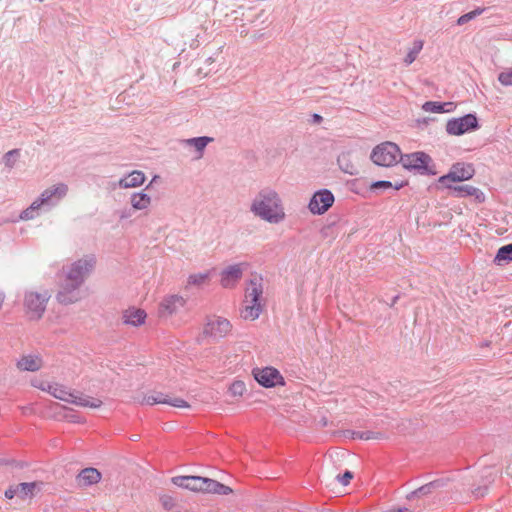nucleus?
I'll return each instance as SVG.
<instances>
[{
    "label": "nucleus",
    "instance_id": "1a4fd4ad",
    "mask_svg": "<svg viewBox=\"0 0 512 512\" xmlns=\"http://www.w3.org/2000/svg\"><path fill=\"white\" fill-rule=\"evenodd\" d=\"M96 264V259L93 255L86 256L73 262L67 269L65 277L80 286L84 283L87 276L92 272Z\"/></svg>",
    "mask_w": 512,
    "mask_h": 512
},
{
    "label": "nucleus",
    "instance_id": "a878e982",
    "mask_svg": "<svg viewBox=\"0 0 512 512\" xmlns=\"http://www.w3.org/2000/svg\"><path fill=\"white\" fill-rule=\"evenodd\" d=\"M42 390L47 391L50 393L53 397L68 402L71 400V397H73V393L68 391L65 386L60 384H48L47 387H41Z\"/></svg>",
    "mask_w": 512,
    "mask_h": 512
},
{
    "label": "nucleus",
    "instance_id": "f03ea898",
    "mask_svg": "<svg viewBox=\"0 0 512 512\" xmlns=\"http://www.w3.org/2000/svg\"><path fill=\"white\" fill-rule=\"evenodd\" d=\"M172 483L178 487L185 488L194 492L214 493L218 495H228L232 489L214 479L201 476H175Z\"/></svg>",
    "mask_w": 512,
    "mask_h": 512
},
{
    "label": "nucleus",
    "instance_id": "0eeeda50",
    "mask_svg": "<svg viewBox=\"0 0 512 512\" xmlns=\"http://www.w3.org/2000/svg\"><path fill=\"white\" fill-rule=\"evenodd\" d=\"M401 150L393 142H383L377 145L371 153V160L378 166L391 167L400 161Z\"/></svg>",
    "mask_w": 512,
    "mask_h": 512
},
{
    "label": "nucleus",
    "instance_id": "49530a36",
    "mask_svg": "<svg viewBox=\"0 0 512 512\" xmlns=\"http://www.w3.org/2000/svg\"><path fill=\"white\" fill-rule=\"evenodd\" d=\"M323 120L322 116L319 115V114H313L312 115V122L315 123V124H319L321 123Z\"/></svg>",
    "mask_w": 512,
    "mask_h": 512
},
{
    "label": "nucleus",
    "instance_id": "79ce46f5",
    "mask_svg": "<svg viewBox=\"0 0 512 512\" xmlns=\"http://www.w3.org/2000/svg\"><path fill=\"white\" fill-rule=\"evenodd\" d=\"M16 495H18L17 485H12L5 491V497L7 499H12Z\"/></svg>",
    "mask_w": 512,
    "mask_h": 512
},
{
    "label": "nucleus",
    "instance_id": "7c9ffc66",
    "mask_svg": "<svg viewBox=\"0 0 512 512\" xmlns=\"http://www.w3.org/2000/svg\"><path fill=\"white\" fill-rule=\"evenodd\" d=\"M37 486L36 482H23L17 485L18 488V496L21 499H25L26 497H31L34 495V490Z\"/></svg>",
    "mask_w": 512,
    "mask_h": 512
},
{
    "label": "nucleus",
    "instance_id": "a211bd4d",
    "mask_svg": "<svg viewBox=\"0 0 512 512\" xmlns=\"http://www.w3.org/2000/svg\"><path fill=\"white\" fill-rule=\"evenodd\" d=\"M241 263L233 264L221 272L220 283L224 288H232L242 278L243 268Z\"/></svg>",
    "mask_w": 512,
    "mask_h": 512
},
{
    "label": "nucleus",
    "instance_id": "bb28decb",
    "mask_svg": "<svg viewBox=\"0 0 512 512\" xmlns=\"http://www.w3.org/2000/svg\"><path fill=\"white\" fill-rule=\"evenodd\" d=\"M69 403L81 406V407H89V408H99L102 405V401L89 397V396H83V395H76L73 393V397H71V400H69Z\"/></svg>",
    "mask_w": 512,
    "mask_h": 512
},
{
    "label": "nucleus",
    "instance_id": "5701e85b",
    "mask_svg": "<svg viewBox=\"0 0 512 512\" xmlns=\"http://www.w3.org/2000/svg\"><path fill=\"white\" fill-rule=\"evenodd\" d=\"M42 367V359L37 355L22 356L17 362V368L21 371L35 372Z\"/></svg>",
    "mask_w": 512,
    "mask_h": 512
},
{
    "label": "nucleus",
    "instance_id": "f257e3e1",
    "mask_svg": "<svg viewBox=\"0 0 512 512\" xmlns=\"http://www.w3.org/2000/svg\"><path fill=\"white\" fill-rule=\"evenodd\" d=\"M250 211L256 217L273 224L282 222L286 217L280 195L270 187L262 188L256 194L251 202Z\"/></svg>",
    "mask_w": 512,
    "mask_h": 512
},
{
    "label": "nucleus",
    "instance_id": "864d4df0",
    "mask_svg": "<svg viewBox=\"0 0 512 512\" xmlns=\"http://www.w3.org/2000/svg\"><path fill=\"white\" fill-rule=\"evenodd\" d=\"M4 301V297L0 294V308L2 307Z\"/></svg>",
    "mask_w": 512,
    "mask_h": 512
},
{
    "label": "nucleus",
    "instance_id": "2eb2a0df",
    "mask_svg": "<svg viewBox=\"0 0 512 512\" xmlns=\"http://www.w3.org/2000/svg\"><path fill=\"white\" fill-rule=\"evenodd\" d=\"M231 329L232 325L229 320L223 317H214L207 322L204 334L214 340H219L226 337L231 332Z\"/></svg>",
    "mask_w": 512,
    "mask_h": 512
},
{
    "label": "nucleus",
    "instance_id": "423d86ee",
    "mask_svg": "<svg viewBox=\"0 0 512 512\" xmlns=\"http://www.w3.org/2000/svg\"><path fill=\"white\" fill-rule=\"evenodd\" d=\"M400 162L403 167L408 170H413L421 175H435L436 170L432 164V158L425 152H414L401 156Z\"/></svg>",
    "mask_w": 512,
    "mask_h": 512
},
{
    "label": "nucleus",
    "instance_id": "58836bf2",
    "mask_svg": "<svg viewBox=\"0 0 512 512\" xmlns=\"http://www.w3.org/2000/svg\"><path fill=\"white\" fill-rule=\"evenodd\" d=\"M19 149H13L5 153L4 162L7 167L12 168L14 166L15 157L19 156Z\"/></svg>",
    "mask_w": 512,
    "mask_h": 512
},
{
    "label": "nucleus",
    "instance_id": "3c124183",
    "mask_svg": "<svg viewBox=\"0 0 512 512\" xmlns=\"http://www.w3.org/2000/svg\"><path fill=\"white\" fill-rule=\"evenodd\" d=\"M393 512H412V511L408 508H399L397 510H394Z\"/></svg>",
    "mask_w": 512,
    "mask_h": 512
},
{
    "label": "nucleus",
    "instance_id": "c85d7f7f",
    "mask_svg": "<svg viewBox=\"0 0 512 512\" xmlns=\"http://www.w3.org/2000/svg\"><path fill=\"white\" fill-rule=\"evenodd\" d=\"M451 102H436V101H427L423 104L422 109L426 112L431 113H444L452 111V108L446 109V106H452Z\"/></svg>",
    "mask_w": 512,
    "mask_h": 512
},
{
    "label": "nucleus",
    "instance_id": "9b49d317",
    "mask_svg": "<svg viewBox=\"0 0 512 512\" xmlns=\"http://www.w3.org/2000/svg\"><path fill=\"white\" fill-rule=\"evenodd\" d=\"M475 174L472 164L455 163L450 168V171L441 177L438 182L445 188L452 185V182H462L471 179Z\"/></svg>",
    "mask_w": 512,
    "mask_h": 512
},
{
    "label": "nucleus",
    "instance_id": "aec40b11",
    "mask_svg": "<svg viewBox=\"0 0 512 512\" xmlns=\"http://www.w3.org/2000/svg\"><path fill=\"white\" fill-rule=\"evenodd\" d=\"M101 480V473L96 468H84L77 475V482L80 487H88L97 484Z\"/></svg>",
    "mask_w": 512,
    "mask_h": 512
},
{
    "label": "nucleus",
    "instance_id": "cd10ccee",
    "mask_svg": "<svg viewBox=\"0 0 512 512\" xmlns=\"http://www.w3.org/2000/svg\"><path fill=\"white\" fill-rule=\"evenodd\" d=\"M130 203L133 209L144 210L150 206L151 197L144 192L133 193L131 195Z\"/></svg>",
    "mask_w": 512,
    "mask_h": 512
},
{
    "label": "nucleus",
    "instance_id": "9d476101",
    "mask_svg": "<svg viewBox=\"0 0 512 512\" xmlns=\"http://www.w3.org/2000/svg\"><path fill=\"white\" fill-rule=\"evenodd\" d=\"M478 119L475 114H466L459 118H452L446 123V132L449 135L460 136L467 132L479 129Z\"/></svg>",
    "mask_w": 512,
    "mask_h": 512
},
{
    "label": "nucleus",
    "instance_id": "8fccbe9b",
    "mask_svg": "<svg viewBox=\"0 0 512 512\" xmlns=\"http://www.w3.org/2000/svg\"><path fill=\"white\" fill-rule=\"evenodd\" d=\"M490 344H491V342L486 340V341L481 342L479 346L481 348H484V347H489Z\"/></svg>",
    "mask_w": 512,
    "mask_h": 512
},
{
    "label": "nucleus",
    "instance_id": "ddd939ff",
    "mask_svg": "<svg viewBox=\"0 0 512 512\" xmlns=\"http://www.w3.org/2000/svg\"><path fill=\"white\" fill-rule=\"evenodd\" d=\"M334 195L328 189H321L314 193L308 208L315 215H322L333 205Z\"/></svg>",
    "mask_w": 512,
    "mask_h": 512
},
{
    "label": "nucleus",
    "instance_id": "f704fd0d",
    "mask_svg": "<svg viewBox=\"0 0 512 512\" xmlns=\"http://www.w3.org/2000/svg\"><path fill=\"white\" fill-rule=\"evenodd\" d=\"M485 11V8H476L466 14H463L460 16L457 20L458 25H464L468 23L470 20L474 19L475 17L481 15Z\"/></svg>",
    "mask_w": 512,
    "mask_h": 512
},
{
    "label": "nucleus",
    "instance_id": "de8ad7c7",
    "mask_svg": "<svg viewBox=\"0 0 512 512\" xmlns=\"http://www.w3.org/2000/svg\"><path fill=\"white\" fill-rule=\"evenodd\" d=\"M131 214H130V211H123L122 214L120 215V218L121 219H124V218H127V217H130Z\"/></svg>",
    "mask_w": 512,
    "mask_h": 512
},
{
    "label": "nucleus",
    "instance_id": "20e7f679",
    "mask_svg": "<svg viewBox=\"0 0 512 512\" xmlns=\"http://www.w3.org/2000/svg\"><path fill=\"white\" fill-rule=\"evenodd\" d=\"M68 193V186L65 183H58L45 189L31 205L20 213L21 220H31L38 215L41 206H55Z\"/></svg>",
    "mask_w": 512,
    "mask_h": 512
},
{
    "label": "nucleus",
    "instance_id": "c9c22d12",
    "mask_svg": "<svg viewBox=\"0 0 512 512\" xmlns=\"http://www.w3.org/2000/svg\"><path fill=\"white\" fill-rule=\"evenodd\" d=\"M209 278V273L192 274L188 277L187 285H202Z\"/></svg>",
    "mask_w": 512,
    "mask_h": 512
},
{
    "label": "nucleus",
    "instance_id": "603ef678",
    "mask_svg": "<svg viewBox=\"0 0 512 512\" xmlns=\"http://www.w3.org/2000/svg\"><path fill=\"white\" fill-rule=\"evenodd\" d=\"M398 299H399V295L394 296L393 299H392V302L390 303V306L391 307L394 306L395 303L398 301Z\"/></svg>",
    "mask_w": 512,
    "mask_h": 512
},
{
    "label": "nucleus",
    "instance_id": "393cba45",
    "mask_svg": "<svg viewBox=\"0 0 512 512\" xmlns=\"http://www.w3.org/2000/svg\"><path fill=\"white\" fill-rule=\"evenodd\" d=\"M444 486V481L441 479L431 481L416 490L412 491L410 494L407 495L408 500H412L416 497L426 496L431 494L434 490L441 488Z\"/></svg>",
    "mask_w": 512,
    "mask_h": 512
},
{
    "label": "nucleus",
    "instance_id": "72a5a7b5",
    "mask_svg": "<svg viewBox=\"0 0 512 512\" xmlns=\"http://www.w3.org/2000/svg\"><path fill=\"white\" fill-rule=\"evenodd\" d=\"M423 48V42L422 41H415L414 46L410 51L407 53L406 57L404 58V63L408 66L412 64L415 59L417 58V55L420 53V51Z\"/></svg>",
    "mask_w": 512,
    "mask_h": 512
},
{
    "label": "nucleus",
    "instance_id": "a18cd8bd",
    "mask_svg": "<svg viewBox=\"0 0 512 512\" xmlns=\"http://www.w3.org/2000/svg\"><path fill=\"white\" fill-rule=\"evenodd\" d=\"M352 439H361L363 440V432L362 431H351Z\"/></svg>",
    "mask_w": 512,
    "mask_h": 512
},
{
    "label": "nucleus",
    "instance_id": "09e8293b",
    "mask_svg": "<svg viewBox=\"0 0 512 512\" xmlns=\"http://www.w3.org/2000/svg\"><path fill=\"white\" fill-rule=\"evenodd\" d=\"M262 36H263V34H260V33L256 32V33H254V34L252 35V38L254 39V41H257V40H259Z\"/></svg>",
    "mask_w": 512,
    "mask_h": 512
},
{
    "label": "nucleus",
    "instance_id": "4be33fe9",
    "mask_svg": "<svg viewBox=\"0 0 512 512\" xmlns=\"http://www.w3.org/2000/svg\"><path fill=\"white\" fill-rule=\"evenodd\" d=\"M337 163L341 171L351 176L358 174V167L352 159V154L349 151L342 152L338 158Z\"/></svg>",
    "mask_w": 512,
    "mask_h": 512
},
{
    "label": "nucleus",
    "instance_id": "2f4dec72",
    "mask_svg": "<svg viewBox=\"0 0 512 512\" xmlns=\"http://www.w3.org/2000/svg\"><path fill=\"white\" fill-rule=\"evenodd\" d=\"M495 262L512 261V243L500 247L494 259Z\"/></svg>",
    "mask_w": 512,
    "mask_h": 512
},
{
    "label": "nucleus",
    "instance_id": "f8f14e48",
    "mask_svg": "<svg viewBox=\"0 0 512 512\" xmlns=\"http://www.w3.org/2000/svg\"><path fill=\"white\" fill-rule=\"evenodd\" d=\"M252 374L254 379L265 388L285 384L283 376L274 367L254 368Z\"/></svg>",
    "mask_w": 512,
    "mask_h": 512
},
{
    "label": "nucleus",
    "instance_id": "b1692460",
    "mask_svg": "<svg viewBox=\"0 0 512 512\" xmlns=\"http://www.w3.org/2000/svg\"><path fill=\"white\" fill-rule=\"evenodd\" d=\"M145 174L140 170H134L119 180V187L134 188L142 185L145 181Z\"/></svg>",
    "mask_w": 512,
    "mask_h": 512
},
{
    "label": "nucleus",
    "instance_id": "4c0bfd02",
    "mask_svg": "<svg viewBox=\"0 0 512 512\" xmlns=\"http://www.w3.org/2000/svg\"><path fill=\"white\" fill-rule=\"evenodd\" d=\"M245 390L246 386L242 381H234L229 387V392L233 396H242Z\"/></svg>",
    "mask_w": 512,
    "mask_h": 512
},
{
    "label": "nucleus",
    "instance_id": "e433bc0d",
    "mask_svg": "<svg viewBox=\"0 0 512 512\" xmlns=\"http://www.w3.org/2000/svg\"><path fill=\"white\" fill-rule=\"evenodd\" d=\"M498 81L503 86H512V68L505 69L498 74Z\"/></svg>",
    "mask_w": 512,
    "mask_h": 512
},
{
    "label": "nucleus",
    "instance_id": "6e6552de",
    "mask_svg": "<svg viewBox=\"0 0 512 512\" xmlns=\"http://www.w3.org/2000/svg\"><path fill=\"white\" fill-rule=\"evenodd\" d=\"M50 297L51 295L48 290H43L42 292L27 291L24 296V307L28 317L32 320L42 318Z\"/></svg>",
    "mask_w": 512,
    "mask_h": 512
},
{
    "label": "nucleus",
    "instance_id": "6ab92c4d",
    "mask_svg": "<svg viewBox=\"0 0 512 512\" xmlns=\"http://www.w3.org/2000/svg\"><path fill=\"white\" fill-rule=\"evenodd\" d=\"M186 303V300L179 295H171L163 299L159 306L160 316H169L176 313Z\"/></svg>",
    "mask_w": 512,
    "mask_h": 512
},
{
    "label": "nucleus",
    "instance_id": "dca6fc26",
    "mask_svg": "<svg viewBox=\"0 0 512 512\" xmlns=\"http://www.w3.org/2000/svg\"><path fill=\"white\" fill-rule=\"evenodd\" d=\"M450 190V195L456 198L473 197L475 202L483 203L485 201V194L477 187L471 185H448L446 187Z\"/></svg>",
    "mask_w": 512,
    "mask_h": 512
},
{
    "label": "nucleus",
    "instance_id": "ea45409f",
    "mask_svg": "<svg viewBox=\"0 0 512 512\" xmlns=\"http://www.w3.org/2000/svg\"><path fill=\"white\" fill-rule=\"evenodd\" d=\"M337 480L344 486L348 485L350 480L353 478V473L346 470L343 475H337Z\"/></svg>",
    "mask_w": 512,
    "mask_h": 512
},
{
    "label": "nucleus",
    "instance_id": "39448f33",
    "mask_svg": "<svg viewBox=\"0 0 512 512\" xmlns=\"http://www.w3.org/2000/svg\"><path fill=\"white\" fill-rule=\"evenodd\" d=\"M263 293L261 279L253 278L249 281L245 293V307L241 311V317L245 320H255L262 312L260 298Z\"/></svg>",
    "mask_w": 512,
    "mask_h": 512
},
{
    "label": "nucleus",
    "instance_id": "c03bdc74",
    "mask_svg": "<svg viewBox=\"0 0 512 512\" xmlns=\"http://www.w3.org/2000/svg\"><path fill=\"white\" fill-rule=\"evenodd\" d=\"M486 490H487V488H486V487H484V488H482V487H478L477 489H475V490L473 491V494H474L476 497H483V496L485 495V493H486Z\"/></svg>",
    "mask_w": 512,
    "mask_h": 512
},
{
    "label": "nucleus",
    "instance_id": "a19ab883",
    "mask_svg": "<svg viewBox=\"0 0 512 512\" xmlns=\"http://www.w3.org/2000/svg\"><path fill=\"white\" fill-rule=\"evenodd\" d=\"M362 432H363V440L380 439L382 437V434L379 432H373V431H362Z\"/></svg>",
    "mask_w": 512,
    "mask_h": 512
},
{
    "label": "nucleus",
    "instance_id": "4468645a",
    "mask_svg": "<svg viewBox=\"0 0 512 512\" xmlns=\"http://www.w3.org/2000/svg\"><path fill=\"white\" fill-rule=\"evenodd\" d=\"M81 286L65 277L60 284V289L56 294V300L63 305L76 303L80 300L79 288Z\"/></svg>",
    "mask_w": 512,
    "mask_h": 512
},
{
    "label": "nucleus",
    "instance_id": "7ed1b4c3",
    "mask_svg": "<svg viewBox=\"0 0 512 512\" xmlns=\"http://www.w3.org/2000/svg\"><path fill=\"white\" fill-rule=\"evenodd\" d=\"M68 193V186L65 183H58L45 189L31 205L20 213L21 220H31L38 215L41 206H55Z\"/></svg>",
    "mask_w": 512,
    "mask_h": 512
},
{
    "label": "nucleus",
    "instance_id": "473e14b6",
    "mask_svg": "<svg viewBox=\"0 0 512 512\" xmlns=\"http://www.w3.org/2000/svg\"><path fill=\"white\" fill-rule=\"evenodd\" d=\"M213 140L211 137L201 136L188 139L186 142L188 145L195 147L199 152H202L205 147Z\"/></svg>",
    "mask_w": 512,
    "mask_h": 512
},
{
    "label": "nucleus",
    "instance_id": "37998d69",
    "mask_svg": "<svg viewBox=\"0 0 512 512\" xmlns=\"http://www.w3.org/2000/svg\"><path fill=\"white\" fill-rule=\"evenodd\" d=\"M161 501H162V504L163 506L166 508V509H169L172 507L173 505V502H172V498L171 497H168V496H164L161 498Z\"/></svg>",
    "mask_w": 512,
    "mask_h": 512
},
{
    "label": "nucleus",
    "instance_id": "f3484780",
    "mask_svg": "<svg viewBox=\"0 0 512 512\" xmlns=\"http://www.w3.org/2000/svg\"><path fill=\"white\" fill-rule=\"evenodd\" d=\"M144 404L155 405V404H168L176 408H188L190 405L187 401L178 397H169L164 393H157L156 395H150L143 398Z\"/></svg>",
    "mask_w": 512,
    "mask_h": 512
},
{
    "label": "nucleus",
    "instance_id": "c756f323",
    "mask_svg": "<svg viewBox=\"0 0 512 512\" xmlns=\"http://www.w3.org/2000/svg\"><path fill=\"white\" fill-rule=\"evenodd\" d=\"M406 183L405 182H396L392 183L390 181L386 180H379L375 181L370 185V189L372 191H376L379 189H394V190H400Z\"/></svg>",
    "mask_w": 512,
    "mask_h": 512
},
{
    "label": "nucleus",
    "instance_id": "412c9836",
    "mask_svg": "<svg viewBox=\"0 0 512 512\" xmlns=\"http://www.w3.org/2000/svg\"><path fill=\"white\" fill-rule=\"evenodd\" d=\"M146 312L140 308H129L123 312L124 323L131 326H140L145 322Z\"/></svg>",
    "mask_w": 512,
    "mask_h": 512
}]
</instances>
